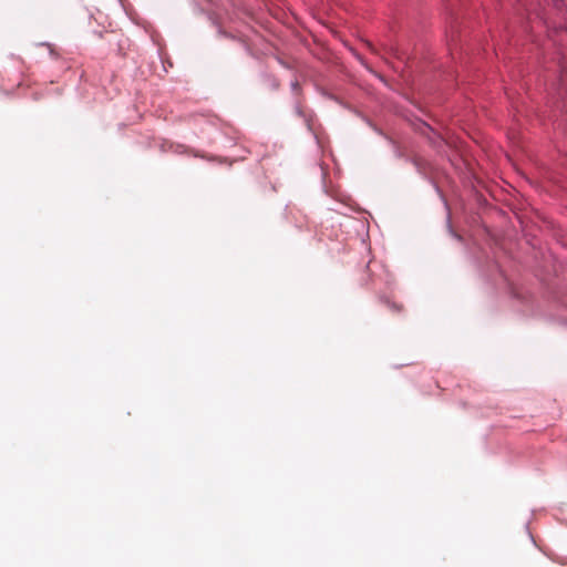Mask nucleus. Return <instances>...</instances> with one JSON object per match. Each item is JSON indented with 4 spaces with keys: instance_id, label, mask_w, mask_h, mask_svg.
Returning a JSON list of instances; mask_svg holds the SVG:
<instances>
[{
    "instance_id": "f257e3e1",
    "label": "nucleus",
    "mask_w": 567,
    "mask_h": 567,
    "mask_svg": "<svg viewBox=\"0 0 567 567\" xmlns=\"http://www.w3.org/2000/svg\"><path fill=\"white\" fill-rule=\"evenodd\" d=\"M386 305H388L389 309L392 310L393 312L402 311V306L401 305H398L395 302H390V301H386Z\"/></svg>"
}]
</instances>
